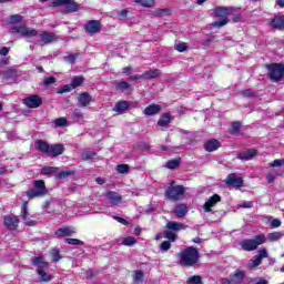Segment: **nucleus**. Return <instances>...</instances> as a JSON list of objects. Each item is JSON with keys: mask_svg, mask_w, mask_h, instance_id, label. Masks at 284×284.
Returning <instances> with one entry per match:
<instances>
[{"mask_svg": "<svg viewBox=\"0 0 284 284\" xmlns=\"http://www.w3.org/2000/svg\"><path fill=\"white\" fill-rule=\"evenodd\" d=\"M23 21V17L19 14H13L10 16L9 18V23L16 24V23H21Z\"/></svg>", "mask_w": 284, "mask_h": 284, "instance_id": "603ef678", "label": "nucleus"}, {"mask_svg": "<svg viewBox=\"0 0 284 284\" xmlns=\"http://www.w3.org/2000/svg\"><path fill=\"white\" fill-rule=\"evenodd\" d=\"M144 81H150L152 79H159L161 77V70L150 69L149 71L143 72Z\"/></svg>", "mask_w": 284, "mask_h": 284, "instance_id": "7c9ffc66", "label": "nucleus"}, {"mask_svg": "<svg viewBox=\"0 0 284 284\" xmlns=\"http://www.w3.org/2000/svg\"><path fill=\"white\" fill-rule=\"evenodd\" d=\"M239 132H241V122L235 121L232 123V126L229 130V133L234 135V134H239Z\"/></svg>", "mask_w": 284, "mask_h": 284, "instance_id": "37998d69", "label": "nucleus"}, {"mask_svg": "<svg viewBox=\"0 0 284 284\" xmlns=\"http://www.w3.org/2000/svg\"><path fill=\"white\" fill-rule=\"evenodd\" d=\"M4 227H7V230H10L11 232H14V230L19 227V217H17V215H6Z\"/></svg>", "mask_w": 284, "mask_h": 284, "instance_id": "2eb2a0df", "label": "nucleus"}, {"mask_svg": "<svg viewBox=\"0 0 284 284\" xmlns=\"http://www.w3.org/2000/svg\"><path fill=\"white\" fill-rule=\"evenodd\" d=\"M171 186H169L165 190V199H168L169 201H181V199H183V196L185 195V186L183 185H174V182L170 183Z\"/></svg>", "mask_w": 284, "mask_h": 284, "instance_id": "0eeeda50", "label": "nucleus"}, {"mask_svg": "<svg viewBox=\"0 0 284 284\" xmlns=\"http://www.w3.org/2000/svg\"><path fill=\"white\" fill-rule=\"evenodd\" d=\"M74 234H77V231L71 226H62L54 232V236L59 239H68V236H74Z\"/></svg>", "mask_w": 284, "mask_h": 284, "instance_id": "4468645a", "label": "nucleus"}, {"mask_svg": "<svg viewBox=\"0 0 284 284\" xmlns=\"http://www.w3.org/2000/svg\"><path fill=\"white\" fill-rule=\"evenodd\" d=\"M267 239H268V241H278L280 239H283V233H281V232L270 233Z\"/></svg>", "mask_w": 284, "mask_h": 284, "instance_id": "5fc2aeb1", "label": "nucleus"}, {"mask_svg": "<svg viewBox=\"0 0 284 284\" xmlns=\"http://www.w3.org/2000/svg\"><path fill=\"white\" fill-rule=\"evenodd\" d=\"M73 87L70 84H64L61 89L58 90V94H65L68 92H72Z\"/></svg>", "mask_w": 284, "mask_h": 284, "instance_id": "864d4df0", "label": "nucleus"}, {"mask_svg": "<svg viewBox=\"0 0 284 284\" xmlns=\"http://www.w3.org/2000/svg\"><path fill=\"white\" fill-rule=\"evenodd\" d=\"M116 171L119 172V174H126V172H130V165H128V164H119L116 166Z\"/></svg>", "mask_w": 284, "mask_h": 284, "instance_id": "6e6d98bb", "label": "nucleus"}, {"mask_svg": "<svg viewBox=\"0 0 284 284\" xmlns=\"http://www.w3.org/2000/svg\"><path fill=\"white\" fill-rule=\"evenodd\" d=\"M179 165H181V158L169 160L166 162L168 170H176V168H179Z\"/></svg>", "mask_w": 284, "mask_h": 284, "instance_id": "a19ab883", "label": "nucleus"}, {"mask_svg": "<svg viewBox=\"0 0 284 284\" xmlns=\"http://www.w3.org/2000/svg\"><path fill=\"white\" fill-rule=\"evenodd\" d=\"M65 152V148L63 144H53L49 149V153L47 156H50L51 159H57V156H61Z\"/></svg>", "mask_w": 284, "mask_h": 284, "instance_id": "412c9836", "label": "nucleus"}, {"mask_svg": "<svg viewBox=\"0 0 284 284\" xmlns=\"http://www.w3.org/2000/svg\"><path fill=\"white\" fill-rule=\"evenodd\" d=\"M84 81L85 79L83 78V75L74 77L71 81V85L73 90H77V88H80V85H83Z\"/></svg>", "mask_w": 284, "mask_h": 284, "instance_id": "ea45409f", "label": "nucleus"}, {"mask_svg": "<svg viewBox=\"0 0 284 284\" xmlns=\"http://www.w3.org/2000/svg\"><path fill=\"white\" fill-rule=\"evenodd\" d=\"M64 243H68V245H84L85 243L79 239H64Z\"/></svg>", "mask_w": 284, "mask_h": 284, "instance_id": "de8ad7c7", "label": "nucleus"}, {"mask_svg": "<svg viewBox=\"0 0 284 284\" xmlns=\"http://www.w3.org/2000/svg\"><path fill=\"white\" fill-rule=\"evenodd\" d=\"M12 32H16L17 34H22V37H37V34H39L34 29L28 30L26 26L14 27L12 29Z\"/></svg>", "mask_w": 284, "mask_h": 284, "instance_id": "6ab92c4d", "label": "nucleus"}, {"mask_svg": "<svg viewBox=\"0 0 284 284\" xmlns=\"http://www.w3.org/2000/svg\"><path fill=\"white\" fill-rule=\"evenodd\" d=\"M21 219H22L24 225H28L29 227L34 226V220L30 219V212H28V202H24L22 204Z\"/></svg>", "mask_w": 284, "mask_h": 284, "instance_id": "a211bd4d", "label": "nucleus"}, {"mask_svg": "<svg viewBox=\"0 0 284 284\" xmlns=\"http://www.w3.org/2000/svg\"><path fill=\"white\" fill-rule=\"evenodd\" d=\"M161 110H163V106L156 103H151L143 110V114L145 116H154L159 114Z\"/></svg>", "mask_w": 284, "mask_h": 284, "instance_id": "aec40b11", "label": "nucleus"}, {"mask_svg": "<svg viewBox=\"0 0 284 284\" xmlns=\"http://www.w3.org/2000/svg\"><path fill=\"white\" fill-rule=\"evenodd\" d=\"M114 221H118V223H121L122 225H130V222L128 220L121 217V216H114Z\"/></svg>", "mask_w": 284, "mask_h": 284, "instance_id": "69168bd1", "label": "nucleus"}, {"mask_svg": "<svg viewBox=\"0 0 284 284\" xmlns=\"http://www.w3.org/2000/svg\"><path fill=\"white\" fill-rule=\"evenodd\" d=\"M115 90L118 92H125L128 90H132V84L128 81H120L115 83Z\"/></svg>", "mask_w": 284, "mask_h": 284, "instance_id": "72a5a7b5", "label": "nucleus"}, {"mask_svg": "<svg viewBox=\"0 0 284 284\" xmlns=\"http://www.w3.org/2000/svg\"><path fill=\"white\" fill-rule=\"evenodd\" d=\"M266 70H268L267 78L273 83H278L284 77V63H268L265 64Z\"/></svg>", "mask_w": 284, "mask_h": 284, "instance_id": "20e7f679", "label": "nucleus"}, {"mask_svg": "<svg viewBox=\"0 0 284 284\" xmlns=\"http://www.w3.org/2000/svg\"><path fill=\"white\" fill-rule=\"evenodd\" d=\"M171 247H172V242L170 241H164L160 244V250L162 252H168L169 250H171Z\"/></svg>", "mask_w": 284, "mask_h": 284, "instance_id": "052dcab7", "label": "nucleus"}, {"mask_svg": "<svg viewBox=\"0 0 284 284\" xmlns=\"http://www.w3.org/2000/svg\"><path fill=\"white\" fill-rule=\"evenodd\" d=\"M106 199L112 203V205H119L123 201V197L114 191H109L105 194Z\"/></svg>", "mask_w": 284, "mask_h": 284, "instance_id": "bb28decb", "label": "nucleus"}, {"mask_svg": "<svg viewBox=\"0 0 284 284\" xmlns=\"http://www.w3.org/2000/svg\"><path fill=\"white\" fill-rule=\"evenodd\" d=\"M205 152H216L221 148V141L217 139H211L204 142L203 145Z\"/></svg>", "mask_w": 284, "mask_h": 284, "instance_id": "4be33fe9", "label": "nucleus"}, {"mask_svg": "<svg viewBox=\"0 0 284 284\" xmlns=\"http://www.w3.org/2000/svg\"><path fill=\"white\" fill-rule=\"evenodd\" d=\"M2 79L6 81H10V79H16V77L19 74V71L14 68H9L6 71H2Z\"/></svg>", "mask_w": 284, "mask_h": 284, "instance_id": "473e14b6", "label": "nucleus"}, {"mask_svg": "<svg viewBox=\"0 0 284 284\" xmlns=\"http://www.w3.org/2000/svg\"><path fill=\"white\" fill-rule=\"evenodd\" d=\"M92 103V97L88 92H82L78 97V105L80 108H88Z\"/></svg>", "mask_w": 284, "mask_h": 284, "instance_id": "a878e982", "label": "nucleus"}, {"mask_svg": "<svg viewBox=\"0 0 284 284\" xmlns=\"http://www.w3.org/2000/svg\"><path fill=\"white\" fill-rule=\"evenodd\" d=\"M81 53L79 52H75L74 54H70V55H67L64 57V61H67V63H75L77 59H79Z\"/></svg>", "mask_w": 284, "mask_h": 284, "instance_id": "09e8293b", "label": "nucleus"}, {"mask_svg": "<svg viewBox=\"0 0 284 284\" xmlns=\"http://www.w3.org/2000/svg\"><path fill=\"white\" fill-rule=\"evenodd\" d=\"M9 52H10V49L8 47H1L0 49L1 57H8Z\"/></svg>", "mask_w": 284, "mask_h": 284, "instance_id": "338daca9", "label": "nucleus"}, {"mask_svg": "<svg viewBox=\"0 0 284 284\" xmlns=\"http://www.w3.org/2000/svg\"><path fill=\"white\" fill-rule=\"evenodd\" d=\"M42 38V43L48 44L57 41V36L52 32H47L44 31L41 36Z\"/></svg>", "mask_w": 284, "mask_h": 284, "instance_id": "f704fd0d", "label": "nucleus"}, {"mask_svg": "<svg viewBox=\"0 0 284 284\" xmlns=\"http://www.w3.org/2000/svg\"><path fill=\"white\" fill-rule=\"evenodd\" d=\"M267 241L264 234L255 235L253 239L243 240L240 243V247L244 250V252H254V250H258V245H263Z\"/></svg>", "mask_w": 284, "mask_h": 284, "instance_id": "39448f33", "label": "nucleus"}, {"mask_svg": "<svg viewBox=\"0 0 284 284\" xmlns=\"http://www.w3.org/2000/svg\"><path fill=\"white\" fill-rule=\"evenodd\" d=\"M97 156V152H93L91 150H84L82 152V161H92Z\"/></svg>", "mask_w": 284, "mask_h": 284, "instance_id": "79ce46f5", "label": "nucleus"}, {"mask_svg": "<svg viewBox=\"0 0 284 284\" xmlns=\"http://www.w3.org/2000/svg\"><path fill=\"white\" fill-rule=\"evenodd\" d=\"M230 278L233 283H243L245 281V271L236 270L230 274Z\"/></svg>", "mask_w": 284, "mask_h": 284, "instance_id": "c85d7f7f", "label": "nucleus"}, {"mask_svg": "<svg viewBox=\"0 0 284 284\" xmlns=\"http://www.w3.org/2000/svg\"><path fill=\"white\" fill-rule=\"evenodd\" d=\"M254 156H258V150L256 149H246L237 154L240 161H252Z\"/></svg>", "mask_w": 284, "mask_h": 284, "instance_id": "dca6fc26", "label": "nucleus"}, {"mask_svg": "<svg viewBox=\"0 0 284 284\" xmlns=\"http://www.w3.org/2000/svg\"><path fill=\"white\" fill-rule=\"evenodd\" d=\"M123 245H126V246H132V245H134L135 243H136V239L135 237H133V236H128V237H124L123 239Z\"/></svg>", "mask_w": 284, "mask_h": 284, "instance_id": "13d9d810", "label": "nucleus"}, {"mask_svg": "<svg viewBox=\"0 0 284 284\" xmlns=\"http://www.w3.org/2000/svg\"><path fill=\"white\" fill-rule=\"evenodd\" d=\"M61 6H65L67 14H72V12H79L80 10L79 3L74 0H53L51 2V8H59Z\"/></svg>", "mask_w": 284, "mask_h": 284, "instance_id": "6e6552de", "label": "nucleus"}, {"mask_svg": "<svg viewBox=\"0 0 284 284\" xmlns=\"http://www.w3.org/2000/svg\"><path fill=\"white\" fill-rule=\"evenodd\" d=\"M84 30L88 34H97L101 32V21L99 20H90L85 26Z\"/></svg>", "mask_w": 284, "mask_h": 284, "instance_id": "ddd939ff", "label": "nucleus"}, {"mask_svg": "<svg viewBox=\"0 0 284 284\" xmlns=\"http://www.w3.org/2000/svg\"><path fill=\"white\" fill-rule=\"evenodd\" d=\"M230 23V19L225 18L223 20H219L212 23V28H223V26H227Z\"/></svg>", "mask_w": 284, "mask_h": 284, "instance_id": "3c124183", "label": "nucleus"}, {"mask_svg": "<svg viewBox=\"0 0 284 284\" xmlns=\"http://www.w3.org/2000/svg\"><path fill=\"white\" fill-rule=\"evenodd\" d=\"M276 227H281V220H278V219H274V220L271 222V229H272V230H276Z\"/></svg>", "mask_w": 284, "mask_h": 284, "instance_id": "0e129e2a", "label": "nucleus"}, {"mask_svg": "<svg viewBox=\"0 0 284 284\" xmlns=\"http://www.w3.org/2000/svg\"><path fill=\"white\" fill-rule=\"evenodd\" d=\"M271 27L274 30H284V16H275L271 21Z\"/></svg>", "mask_w": 284, "mask_h": 284, "instance_id": "cd10ccee", "label": "nucleus"}, {"mask_svg": "<svg viewBox=\"0 0 284 284\" xmlns=\"http://www.w3.org/2000/svg\"><path fill=\"white\" fill-rule=\"evenodd\" d=\"M231 16H233L232 17L233 23H239L242 21L241 13L239 12V10L234 9V11Z\"/></svg>", "mask_w": 284, "mask_h": 284, "instance_id": "680f3d73", "label": "nucleus"}, {"mask_svg": "<svg viewBox=\"0 0 284 284\" xmlns=\"http://www.w3.org/2000/svg\"><path fill=\"white\" fill-rule=\"evenodd\" d=\"M59 171V168L57 166H43L41 169L42 176H52V174H55V172Z\"/></svg>", "mask_w": 284, "mask_h": 284, "instance_id": "c9c22d12", "label": "nucleus"}, {"mask_svg": "<svg viewBox=\"0 0 284 284\" xmlns=\"http://www.w3.org/2000/svg\"><path fill=\"white\" fill-rule=\"evenodd\" d=\"M217 203H221V195L219 194H213L209 201H206L204 204H203V210L205 213H209V212H212V207H214Z\"/></svg>", "mask_w": 284, "mask_h": 284, "instance_id": "f3484780", "label": "nucleus"}, {"mask_svg": "<svg viewBox=\"0 0 284 284\" xmlns=\"http://www.w3.org/2000/svg\"><path fill=\"white\" fill-rule=\"evenodd\" d=\"M186 284H203L201 275H193L186 280Z\"/></svg>", "mask_w": 284, "mask_h": 284, "instance_id": "c03bdc74", "label": "nucleus"}, {"mask_svg": "<svg viewBox=\"0 0 284 284\" xmlns=\"http://www.w3.org/2000/svg\"><path fill=\"white\" fill-rule=\"evenodd\" d=\"M74 174H75L74 170L61 171L55 175V179H59V180L69 179V176H74Z\"/></svg>", "mask_w": 284, "mask_h": 284, "instance_id": "58836bf2", "label": "nucleus"}, {"mask_svg": "<svg viewBox=\"0 0 284 284\" xmlns=\"http://www.w3.org/2000/svg\"><path fill=\"white\" fill-rule=\"evenodd\" d=\"M53 83H57V78L48 77V78H44L42 85H44V88H50V85H53Z\"/></svg>", "mask_w": 284, "mask_h": 284, "instance_id": "8fccbe9b", "label": "nucleus"}, {"mask_svg": "<svg viewBox=\"0 0 284 284\" xmlns=\"http://www.w3.org/2000/svg\"><path fill=\"white\" fill-rule=\"evenodd\" d=\"M220 283L221 284H234V282L232 281V277H230V278L223 277L220 280Z\"/></svg>", "mask_w": 284, "mask_h": 284, "instance_id": "774afa93", "label": "nucleus"}, {"mask_svg": "<svg viewBox=\"0 0 284 284\" xmlns=\"http://www.w3.org/2000/svg\"><path fill=\"white\" fill-rule=\"evenodd\" d=\"M181 230H185V224L176 221H169L166 223V230L164 231V239H168L170 243H175L176 239H179L176 232H181Z\"/></svg>", "mask_w": 284, "mask_h": 284, "instance_id": "7ed1b4c3", "label": "nucleus"}, {"mask_svg": "<svg viewBox=\"0 0 284 284\" xmlns=\"http://www.w3.org/2000/svg\"><path fill=\"white\" fill-rule=\"evenodd\" d=\"M215 17H230L231 14H234V8L233 7H216L214 9Z\"/></svg>", "mask_w": 284, "mask_h": 284, "instance_id": "b1692460", "label": "nucleus"}, {"mask_svg": "<svg viewBox=\"0 0 284 284\" xmlns=\"http://www.w3.org/2000/svg\"><path fill=\"white\" fill-rule=\"evenodd\" d=\"M225 184L227 187H243L245 185L243 178L236 176V173L229 174L225 179Z\"/></svg>", "mask_w": 284, "mask_h": 284, "instance_id": "f8f14e48", "label": "nucleus"}, {"mask_svg": "<svg viewBox=\"0 0 284 284\" xmlns=\"http://www.w3.org/2000/svg\"><path fill=\"white\" fill-rule=\"evenodd\" d=\"M36 148L39 152H41L42 154H47L48 156L51 145L50 143H48V141L38 139L36 140Z\"/></svg>", "mask_w": 284, "mask_h": 284, "instance_id": "393cba45", "label": "nucleus"}, {"mask_svg": "<svg viewBox=\"0 0 284 284\" xmlns=\"http://www.w3.org/2000/svg\"><path fill=\"white\" fill-rule=\"evenodd\" d=\"M199 258L201 255L194 246H189L180 252V265L184 267H194L199 263Z\"/></svg>", "mask_w": 284, "mask_h": 284, "instance_id": "f257e3e1", "label": "nucleus"}, {"mask_svg": "<svg viewBox=\"0 0 284 284\" xmlns=\"http://www.w3.org/2000/svg\"><path fill=\"white\" fill-rule=\"evenodd\" d=\"M143 278H145V273H143V271L141 270H136L133 273V282L135 284H142L143 283Z\"/></svg>", "mask_w": 284, "mask_h": 284, "instance_id": "e433bc0d", "label": "nucleus"}, {"mask_svg": "<svg viewBox=\"0 0 284 284\" xmlns=\"http://www.w3.org/2000/svg\"><path fill=\"white\" fill-rule=\"evenodd\" d=\"M48 194V187L45 186V181L36 180L33 182V189L27 191L28 199H39L41 196H45Z\"/></svg>", "mask_w": 284, "mask_h": 284, "instance_id": "423d86ee", "label": "nucleus"}, {"mask_svg": "<svg viewBox=\"0 0 284 284\" xmlns=\"http://www.w3.org/2000/svg\"><path fill=\"white\" fill-rule=\"evenodd\" d=\"M31 265L37 267V274L40 276V283H50L52 281V275L48 274L45 271L50 270V263L43 260L42 255L36 256Z\"/></svg>", "mask_w": 284, "mask_h": 284, "instance_id": "f03ea898", "label": "nucleus"}, {"mask_svg": "<svg viewBox=\"0 0 284 284\" xmlns=\"http://www.w3.org/2000/svg\"><path fill=\"white\" fill-rule=\"evenodd\" d=\"M128 14H130V11L128 9H121L118 13V17L123 20L128 19Z\"/></svg>", "mask_w": 284, "mask_h": 284, "instance_id": "e2e57ef3", "label": "nucleus"}, {"mask_svg": "<svg viewBox=\"0 0 284 284\" xmlns=\"http://www.w3.org/2000/svg\"><path fill=\"white\" fill-rule=\"evenodd\" d=\"M155 17H168L172 14V10L170 9H156L154 12Z\"/></svg>", "mask_w": 284, "mask_h": 284, "instance_id": "49530a36", "label": "nucleus"}, {"mask_svg": "<svg viewBox=\"0 0 284 284\" xmlns=\"http://www.w3.org/2000/svg\"><path fill=\"white\" fill-rule=\"evenodd\" d=\"M170 123H172V113L170 112L164 113L158 121L160 128H168Z\"/></svg>", "mask_w": 284, "mask_h": 284, "instance_id": "c756f323", "label": "nucleus"}, {"mask_svg": "<svg viewBox=\"0 0 284 284\" xmlns=\"http://www.w3.org/2000/svg\"><path fill=\"white\" fill-rule=\"evenodd\" d=\"M135 3H140L144 8H152L154 6V0H135Z\"/></svg>", "mask_w": 284, "mask_h": 284, "instance_id": "4d7b16f0", "label": "nucleus"}, {"mask_svg": "<svg viewBox=\"0 0 284 284\" xmlns=\"http://www.w3.org/2000/svg\"><path fill=\"white\" fill-rule=\"evenodd\" d=\"M175 50L178 52H185L186 50H190V44H187V42H179L175 44Z\"/></svg>", "mask_w": 284, "mask_h": 284, "instance_id": "a18cd8bd", "label": "nucleus"}, {"mask_svg": "<svg viewBox=\"0 0 284 284\" xmlns=\"http://www.w3.org/2000/svg\"><path fill=\"white\" fill-rule=\"evenodd\" d=\"M284 165V159L281 160H274L268 164V168H271V172L266 175L267 183H274L276 181V176L283 175V171H276L275 168H283Z\"/></svg>", "mask_w": 284, "mask_h": 284, "instance_id": "1a4fd4ad", "label": "nucleus"}, {"mask_svg": "<svg viewBox=\"0 0 284 284\" xmlns=\"http://www.w3.org/2000/svg\"><path fill=\"white\" fill-rule=\"evenodd\" d=\"M51 258H52V263H59V261H61V258H63V256H61V251L57 247L51 250Z\"/></svg>", "mask_w": 284, "mask_h": 284, "instance_id": "4c0bfd02", "label": "nucleus"}, {"mask_svg": "<svg viewBox=\"0 0 284 284\" xmlns=\"http://www.w3.org/2000/svg\"><path fill=\"white\" fill-rule=\"evenodd\" d=\"M263 258H267V250L261 248L248 263L251 270H256L261 263H263Z\"/></svg>", "mask_w": 284, "mask_h": 284, "instance_id": "9b49d317", "label": "nucleus"}, {"mask_svg": "<svg viewBox=\"0 0 284 284\" xmlns=\"http://www.w3.org/2000/svg\"><path fill=\"white\" fill-rule=\"evenodd\" d=\"M57 128H65L68 125V120L65 118H58L54 120Z\"/></svg>", "mask_w": 284, "mask_h": 284, "instance_id": "bf43d9fd", "label": "nucleus"}, {"mask_svg": "<svg viewBox=\"0 0 284 284\" xmlns=\"http://www.w3.org/2000/svg\"><path fill=\"white\" fill-rule=\"evenodd\" d=\"M189 210H187V204H176L175 209H174V214L175 216H178V219H183V216H185V214H187Z\"/></svg>", "mask_w": 284, "mask_h": 284, "instance_id": "2f4dec72", "label": "nucleus"}, {"mask_svg": "<svg viewBox=\"0 0 284 284\" xmlns=\"http://www.w3.org/2000/svg\"><path fill=\"white\" fill-rule=\"evenodd\" d=\"M22 103L27 108H30L31 110H34V109L41 108V105H43V100L41 99V95L33 94V95L24 98Z\"/></svg>", "mask_w": 284, "mask_h": 284, "instance_id": "9d476101", "label": "nucleus"}, {"mask_svg": "<svg viewBox=\"0 0 284 284\" xmlns=\"http://www.w3.org/2000/svg\"><path fill=\"white\" fill-rule=\"evenodd\" d=\"M130 105H132L130 101L122 100L115 103L113 111L116 112L118 114H125Z\"/></svg>", "mask_w": 284, "mask_h": 284, "instance_id": "5701e85b", "label": "nucleus"}]
</instances>
